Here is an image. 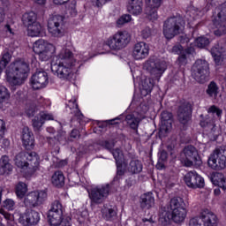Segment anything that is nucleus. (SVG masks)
Listing matches in <instances>:
<instances>
[{
  "label": "nucleus",
  "instance_id": "nucleus-1",
  "mask_svg": "<svg viewBox=\"0 0 226 226\" xmlns=\"http://www.w3.org/2000/svg\"><path fill=\"white\" fill-rule=\"evenodd\" d=\"M75 66L77 60L73 57V52L65 49L59 53L56 62L51 63V72L61 80H70L73 77Z\"/></svg>",
  "mask_w": 226,
  "mask_h": 226
},
{
  "label": "nucleus",
  "instance_id": "nucleus-2",
  "mask_svg": "<svg viewBox=\"0 0 226 226\" xmlns=\"http://www.w3.org/2000/svg\"><path fill=\"white\" fill-rule=\"evenodd\" d=\"M29 73V64L19 59L11 63L6 70L7 81L11 86H22Z\"/></svg>",
  "mask_w": 226,
  "mask_h": 226
},
{
  "label": "nucleus",
  "instance_id": "nucleus-3",
  "mask_svg": "<svg viewBox=\"0 0 226 226\" xmlns=\"http://www.w3.org/2000/svg\"><path fill=\"white\" fill-rule=\"evenodd\" d=\"M14 162L19 169L26 170V177H32L40 170V161L35 152H20L15 156Z\"/></svg>",
  "mask_w": 226,
  "mask_h": 226
},
{
  "label": "nucleus",
  "instance_id": "nucleus-4",
  "mask_svg": "<svg viewBox=\"0 0 226 226\" xmlns=\"http://www.w3.org/2000/svg\"><path fill=\"white\" fill-rule=\"evenodd\" d=\"M185 20L181 17L169 18L163 23V35L167 40H172L185 31Z\"/></svg>",
  "mask_w": 226,
  "mask_h": 226
},
{
  "label": "nucleus",
  "instance_id": "nucleus-5",
  "mask_svg": "<svg viewBox=\"0 0 226 226\" xmlns=\"http://www.w3.org/2000/svg\"><path fill=\"white\" fill-rule=\"evenodd\" d=\"M170 209L172 212V220L175 223H183L186 218V203L181 197H174L170 200Z\"/></svg>",
  "mask_w": 226,
  "mask_h": 226
},
{
  "label": "nucleus",
  "instance_id": "nucleus-6",
  "mask_svg": "<svg viewBox=\"0 0 226 226\" xmlns=\"http://www.w3.org/2000/svg\"><path fill=\"white\" fill-rule=\"evenodd\" d=\"M192 75L198 84H206L211 75L209 63L202 59L196 60L192 65Z\"/></svg>",
  "mask_w": 226,
  "mask_h": 226
},
{
  "label": "nucleus",
  "instance_id": "nucleus-7",
  "mask_svg": "<svg viewBox=\"0 0 226 226\" xmlns=\"http://www.w3.org/2000/svg\"><path fill=\"white\" fill-rule=\"evenodd\" d=\"M132 41V35L126 31H118L107 41V45L111 50H123Z\"/></svg>",
  "mask_w": 226,
  "mask_h": 226
},
{
  "label": "nucleus",
  "instance_id": "nucleus-8",
  "mask_svg": "<svg viewBox=\"0 0 226 226\" xmlns=\"http://www.w3.org/2000/svg\"><path fill=\"white\" fill-rule=\"evenodd\" d=\"M110 193V185L109 184L105 185L96 186L90 189L88 192V197L92 206H98L103 204L109 194Z\"/></svg>",
  "mask_w": 226,
  "mask_h": 226
},
{
  "label": "nucleus",
  "instance_id": "nucleus-9",
  "mask_svg": "<svg viewBox=\"0 0 226 226\" xmlns=\"http://www.w3.org/2000/svg\"><path fill=\"white\" fill-rule=\"evenodd\" d=\"M64 17L61 15H50L48 19V31L54 38L64 36Z\"/></svg>",
  "mask_w": 226,
  "mask_h": 226
},
{
  "label": "nucleus",
  "instance_id": "nucleus-10",
  "mask_svg": "<svg viewBox=\"0 0 226 226\" xmlns=\"http://www.w3.org/2000/svg\"><path fill=\"white\" fill-rule=\"evenodd\" d=\"M208 167L214 170H223L226 169V149L216 148L210 154L208 161Z\"/></svg>",
  "mask_w": 226,
  "mask_h": 226
},
{
  "label": "nucleus",
  "instance_id": "nucleus-11",
  "mask_svg": "<svg viewBox=\"0 0 226 226\" xmlns=\"http://www.w3.org/2000/svg\"><path fill=\"white\" fill-rule=\"evenodd\" d=\"M64 213V207H63V203H61V200H56L51 202L50 209L48 212V219L50 225H61L63 222Z\"/></svg>",
  "mask_w": 226,
  "mask_h": 226
},
{
  "label": "nucleus",
  "instance_id": "nucleus-12",
  "mask_svg": "<svg viewBox=\"0 0 226 226\" xmlns=\"http://www.w3.org/2000/svg\"><path fill=\"white\" fill-rule=\"evenodd\" d=\"M182 156L183 162L185 167H193V165L202 164V161L199 155V151L192 145H188L184 147Z\"/></svg>",
  "mask_w": 226,
  "mask_h": 226
},
{
  "label": "nucleus",
  "instance_id": "nucleus-13",
  "mask_svg": "<svg viewBox=\"0 0 226 226\" xmlns=\"http://www.w3.org/2000/svg\"><path fill=\"white\" fill-rule=\"evenodd\" d=\"M147 72H149L152 79L160 81L162 75L165 73L167 70V63L163 60H148L146 64Z\"/></svg>",
  "mask_w": 226,
  "mask_h": 226
},
{
  "label": "nucleus",
  "instance_id": "nucleus-14",
  "mask_svg": "<svg viewBox=\"0 0 226 226\" xmlns=\"http://www.w3.org/2000/svg\"><path fill=\"white\" fill-rule=\"evenodd\" d=\"M48 194L45 191H34L24 198L26 207H38L47 200Z\"/></svg>",
  "mask_w": 226,
  "mask_h": 226
},
{
  "label": "nucleus",
  "instance_id": "nucleus-15",
  "mask_svg": "<svg viewBox=\"0 0 226 226\" xmlns=\"http://www.w3.org/2000/svg\"><path fill=\"white\" fill-rule=\"evenodd\" d=\"M215 36H225L226 34V5L221 8L217 17L214 19Z\"/></svg>",
  "mask_w": 226,
  "mask_h": 226
},
{
  "label": "nucleus",
  "instance_id": "nucleus-16",
  "mask_svg": "<svg viewBox=\"0 0 226 226\" xmlns=\"http://www.w3.org/2000/svg\"><path fill=\"white\" fill-rule=\"evenodd\" d=\"M184 181L188 188H192L193 190H197V188H204L206 185L204 177L199 175L195 170L189 171L184 177Z\"/></svg>",
  "mask_w": 226,
  "mask_h": 226
},
{
  "label": "nucleus",
  "instance_id": "nucleus-17",
  "mask_svg": "<svg viewBox=\"0 0 226 226\" xmlns=\"http://www.w3.org/2000/svg\"><path fill=\"white\" fill-rule=\"evenodd\" d=\"M33 89H43L49 84V74L45 71L35 72L31 78Z\"/></svg>",
  "mask_w": 226,
  "mask_h": 226
},
{
  "label": "nucleus",
  "instance_id": "nucleus-18",
  "mask_svg": "<svg viewBox=\"0 0 226 226\" xmlns=\"http://www.w3.org/2000/svg\"><path fill=\"white\" fill-rule=\"evenodd\" d=\"M193 110L192 109V104L190 102H184L181 106H179L177 110V117L179 123L186 126L188 123L192 121V113Z\"/></svg>",
  "mask_w": 226,
  "mask_h": 226
},
{
  "label": "nucleus",
  "instance_id": "nucleus-19",
  "mask_svg": "<svg viewBox=\"0 0 226 226\" xmlns=\"http://www.w3.org/2000/svg\"><path fill=\"white\" fill-rule=\"evenodd\" d=\"M19 223L25 226L37 225L40 222V214L34 210H27L19 216Z\"/></svg>",
  "mask_w": 226,
  "mask_h": 226
},
{
  "label": "nucleus",
  "instance_id": "nucleus-20",
  "mask_svg": "<svg viewBox=\"0 0 226 226\" xmlns=\"http://www.w3.org/2000/svg\"><path fill=\"white\" fill-rule=\"evenodd\" d=\"M149 56V45L144 41L138 42L134 45L132 50V57L139 61L146 59Z\"/></svg>",
  "mask_w": 226,
  "mask_h": 226
},
{
  "label": "nucleus",
  "instance_id": "nucleus-21",
  "mask_svg": "<svg viewBox=\"0 0 226 226\" xmlns=\"http://www.w3.org/2000/svg\"><path fill=\"white\" fill-rule=\"evenodd\" d=\"M164 0H148L146 13L150 20L158 19V8L163 4Z\"/></svg>",
  "mask_w": 226,
  "mask_h": 226
},
{
  "label": "nucleus",
  "instance_id": "nucleus-22",
  "mask_svg": "<svg viewBox=\"0 0 226 226\" xmlns=\"http://www.w3.org/2000/svg\"><path fill=\"white\" fill-rule=\"evenodd\" d=\"M66 111L72 115V121L73 119H82L84 115L79 109V104L77 103V98L72 97L65 103Z\"/></svg>",
  "mask_w": 226,
  "mask_h": 226
},
{
  "label": "nucleus",
  "instance_id": "nucleus-23",
  "mask_svg": "<svg viewBox=\"0 0 226 226\" xmlns=\"http://www.w3.org/2000/svg\"><path fill=\"white\" fill-rule=\"evenodd\" d=\"M200 218L205 226H218L220 222L216 214L209 209H204L200 214Z\"/></svg>",
  "mask_w": 226,
  "mask_h": 226
},
{
  "label": "nucleus",
  "instance_id": "nucleus-24",
  "mask_svg": "<svg viewBox=\"0 0 226 226\" xmlns=\"http://www.w3.org/2000/svg\"><path fill=\"white\" fill-rule=\"evenodd\" d=\"M200 124L202 128H205L206 134L210 140L215 141L216 139H218L219 132L215 123L212 121H201Z\"/></svg>",
  "mask_w": 226,
  "mask_h": 226
},
{
  "label": "nucleus",
  "instance_id": "nucleus-25",
  "mask_svg": "<svg viewBox=\"0 0 226 226\" xmlns=\"http://www.w3.org/2000/svg\"><path fill=\"white\" fill-rule=\"evenodd\" d=\"M21 139L26 149H33L34 147V135H33V132L29 130V127L26 126L22 129Z\"/></svg>",
  "mask_w": 226,
  "mask_h": 226
},
{
  "label": "nucleus",
  "instance_id": "nucleus-26",
  "mask_svg": "<svg viewBox=\"0 0 226 226\" xmlns=\"http://www.w3.org/2000/svg\"><path fill=\"white\" fill-rule=\"evenodd\" d=\"M144 3L142 0H129L127 4V11L132 15H140L142 13V7Z\"/></svg>",
  "mask_w": 226,
  "mask_h": 226
},
{
  "label": "nucleus",
  "instance_id": "nucleus-27",
  "mask_svg": "<svg viewBox=\"0 0 226 226\" xmlns=\"http://www.w3.org/2000/svg\"><path fill=\"white\" fill-rule=\"evenodd\" d=\"M170 205H165L161 207L159 210V222L162 225H166L170 222V218H172V211L170 212Z\"/></svg>",
  "mask_w": 226,
  "mask_h": 226
},
{
  "label": "nucleus",
  "instance_id": "nucleus-28",
  "mask_svg": "<svg viewBox=\"0 0 226 226\" xmlns=\"http://www.w3.org/2000/svg\"><path fill=\"white\" fill-rule=\"evenodd\" d=\"M140 207L142 209H151L154 206V196L152 192H147L140 196Z\"/></svg>",
  "mask_w": 226,
  "mask_h": 226
},
{
  "label": "nucleus",
  "instance_id": "nucleus-29",
  "mask_svg": "<svg viewBox=\"0 0 226 226\" xmlns=\"http://www.w3.org/2000/svg\"><path fill=\"white\" fill-rule=\"evenodd\" d=\"M47 49H54V45L49 43L43 39H40L34 43L33 50L35 54H41Z\"/></svg>",
  "mask_w": 226,
  "mask_h": 226
},
{
  "label": "nucleus",
  "instance_id": "nucleus-30",
  "mask_svg": "<svg viewBox=\"0 0 226 226\" xmlns=\"http://www.w3.org/2000/svg\"><path fill=\"white\" fill-rule=\"evenodd\" d=\"M51 183L56 188H63L64 186V174L63 171H55L51 177Z\"/></svg>",
  "mask_w": 226,
  "mask_h": 226
},
{
  "label": "nucleus",
  "instance_id": "nucleus-31",
  "mask_svg": "<svg viewBox=\"0 0 226 226\" xmlns=\"http://www.w3.org/2000/svg\"><path fill=\"white\" fill-rule=\"evenodd\" d=\"M12 169L10 158L7 155H3L0 159V176L6 174V172H11Z\"/></svg>",
  "mask_w": 226,
  "mask_h": 226
},
{
  "label": "nucleus",
  "instance_id": "nucleus-32",
  "mask_svg": "<svg viewBox=\"0 0 226 226\" xmlns=\"http://www.w3.org/2000/svg\"><path fill=\"white\" fill-rule=\"evenodd\" d=\"M206 93L209 98H218V94H220V87L215 81H211L207 87Z\"/></svg>",
  "mask_w": 226,
  "mask_h": 226
},
{
  "label": "nucleus",
  "instance_id": "nucleus-33",
  "mask_svg": "<svg viewBox=\"0 0 226 226\" xmlns=\"http://www.w3.org/2000/svg\"><path fill=\"white\" fill-rule=\"evenodd\" d=\"M172 113L170 111H162L161 114V119H162V126H166V128H163L165 132L169 131V128H171L172 126Z\"/></svg>",
  "mask_w": 226,
  "mask_h": 226
},
{
  "label": "nucleus",
  "instance_id": "nucleus-34",
  "mask_svg": "<svg viewBox=\"0 0 226 226\" xmlns=\"http://www.w3.org/2000/svg\"><path fill=\"white\" fill-rule=\"evenodd\" d=\"M142 162L137 160V159H132L128 166V172L131 174H140L142 172Z\"/></svg>",
  "mask_w": 226,
  "mask_h": 226
},
{
  "label": "nucleus",
  "instance_id": "nucleus-35",
  "mask_svg": "<svg viewBox=\"0 0 226 226\" xmlns=\"http://www.w3.org/2000/svg\"><path fill=\"white\" fill-rule=\"evenodd\" d=\"M26 27H27V34H28V36H31L32 38L40 36V34H41V29H42L41 25L38 21H36L35 23H34Z\"/></svg>",
  "mask_w": 226,
  "mask_h": 226
},
{
  "label": "nucleus",
  "instance_id": "nucleus-36",
  "mask_svg": "<svg viewBox=\"0 0 226 226\" xmlns=\"http://www.w3.org/2000/svg\"><path fill=\"white\" fill-rule=\"evenodd\" d=\"M125 122L132 130L139 132V124H140V118L135 117V115L129 114L125 117Z\"/></svg>",
  "mask_w": 226,
  "mask_h": 226
},
{
  "label": "nucleus",
  "instance_id": "nucleus-37",
  "mask_svg": "<svg viewBox=\"0 0 226 226\" xmlns=\"http://www.w3.org/2000/svg\"><path fill=\"white\" fill-rule=\"evenodd\" d=\"M102 218H104V220H106L107 222H112L116 220L117 216V212H116L114 208H109L105 206L102 208Z\"/></svg>",
  "mask_w": 226,
  "mask_h": 226
},
{
  "label": "nucleus",
  "instance_id": "nucleus-38",
  "mask_svg": "<svg viewBox=\"0 0 226 226\" xmlns=\"http://www.w3.org/2000/svg\"><path fill=\"white\" fill-rule=\"evenodd\" d=\"M211 181L213 185L215 186H219V188H222V190H226V177L222 173H217L211 177Z\"/></svg>",
  "mask_w": 226,
  "mask_h": 226
},
{
  "label": "nucleus",
  "instance_id": "nucleus-39",
  "mask_svg": "<svg viewBox=\"0 0 226 226\" xmlns=\"http://www.w3.org/2000/svg\"><path fill=\"white\" fill-rule=\"evenodd\" d=\"M153 87H154V79L147 78L143 81L141 94L144 96H147L150 94L151 91H153Z\"/></svg>",
  "mask_w": 226,
  "mask_h": 226
},
{
  "label": "nucleus",
  "instance_id": "nucleus-40",
  "mask_svg": "<svg viewBox=\"0 0 226 226\" xmlns=\"http://www.w3.org/2000/svg\"><path fill=\"white\" fill-rule=\"evenodd\" d=\"M15 193L18 199H24L27 193V185L24 182H19L15 186Z\"/></svg>",
  "mask_w": 226,
  "mask_h": 226
},
{
  "label": "nucleus",
  "instance_id": "nucleus-41",
  "mask_svg": "<svg viewBox=\"0 0 226 226\" xmlns=\"http://www.w3.org/2000/svg\"><path fill=\"white\" fill-rule=\"evenodd\" d=\"M36 22V14L34 12L25 13L22 17V23L25 27H29V26H32Z\"/></svg>",
  "mask_w": 226,
  "mask_h": 226
},
{
  "label": "nucleus",
  "instance_id": "nucleus-42",
  "mask_svg": "<svg viewBox=\"0 0 226 226\" xmlns=\"http://www.w3.org/2000/svg\"><path fill=\"white\" fill-rule=\"evenodd\" d=\"M190 54H192V49H185L184 52L178 56L177 64H178V66H186V64H188V57L190 56Z\"/></svg>",
  "mask_w": 226,
  "mask_h": 226
},
{
  "label": "nucleus",
  "instance_id": "nucleus-43",
  "mask_svg": "<svg viewBox=\"0 0 226 226\" xmlns=\"http://www.w3.org/2000/svg\"><path fill=\"white\" fill-rule=\"evenodd\" d=\"M10 61H11V55L10 54V51L8 50L4 51L0 60V73H2L4 68H6Z\"/></svg>",
  "mask_w": 226,
  "mask_h": 226
},
{
  "label": "nucleus",
  "instance_id": "nucleus-44",
  "mask_svg": "<svg viewBox=\"0 0 226 226\" xmlns=\"http://www.w3.org/2000/svg\"><path fill=\"white\" fill-rule=\"evenodd\" d=\"M54 52V46L53 48H47L46 49L41 51V53L37 54L41 61H49L50 57H52V53Z\"/></svg>",
  "mask_w": 226,
  "mask_h": 226
},
{
  "label": "nucleus",
  "instance_id": "nucleus-45",
  "mask_svg": "<svg viewBox=\"0 0 226 226\" xmlns=\"http://www.w3.org/2000/svg\"><path fill=\"white\" fill-rule=\"evenodd\" d=\"M111 154H113L116 163H123V160H124V155L123 154V151L119 148H116L111 150Z\"/></svg>",
  "mask_w": 226,
  "mask_h": 226
},
{
  "label": "nucleus",
  "instance_id": "nucleus-46",
  "mask_svg": "<svg viewBox=\"0 0 226 226\" xmlns=\"http://www.w3.org/2000/svg\"><path fill=\"white\" fill-rule=\"evenodd\" d=\"M10 98V92L4 86H0V103L6 102Z\"/></svg>",
  "mask_w": 226,
  "mask_h": 226
},
{
  "label": "nucleus",
  "instance_id": "nucleus-47",
  "mask_svg": "<svg viewBox=\"0 0 226 226\" xmlns=\"http://www.w3.org/2000/svg\"><path fill=\"white\" fill-rule=\"evenodd\" d=\"M43 124H45V123L43 122V120H41V117H39V116L34 117V118L32 120V126L34 132H39Z\"/></svg>",
  "mask_w": 226,
  "mask_h": 226
},
{
  "label": "nucleus",
  "instance_id": "nucleus-48",
  "mask_svg": "<svg viewBox=\"0 0 226 226\" xmlns=\"http://www.w3.org/2000/svg\"><path fill=\"white\" fill-rule=\"evenodd\" d=\"M195 45L198 46L199 49H204V47L209 45V39L207 37H198L195 41Z\"/></svg>",
  "mask_w": 226,
  "mask_h": 226
},
{
  "label": "nucleus",
  "instance_id": "nucleus-49",
  "mask_svg": "<svg viewBox=\"0 0 226 226\" xmlns=\"http://www.w3.org/2000/svg\"><path fill=\"white\" fill-rule=\"evenodd\" d=\"M131 21H132V15L124 14L117 20V24L118 27H121V26H124V24H128V22H131Z\"/></svg>",
  "mask_w": 226,
  "mask_h": 226
},
{
  "label": "nucleus",
  "instance_id": "nucleus-50",
  "mask_svg": "<svg viewBox=\"0 0 226 226\" xmlns=\"http://www.w3.org/2000/svg\"><path fill=\"white\" fill-rule=\"evenodd\" d=\"M38 116L42 123H45V121L54 120V116H52L50 113H48L47 111H41Z\"/></svg>",
  "mask_w": 226,
  "mask_h": 226
},
{
  "label": "nucleus",
  "instance_id": "nucleus-51",
  "mask_svg": "<svg viewBox=\"0 0 226 226\" xmlns=\"http://www.w3.org/2000/svg\"><path fill=\"white\" fill-rule=\"evenodd\" d=\"M3 207L8 209V211H13L15 209V201L11 199H7L3 202Z\"/></svg>",
  "mask_w": 226,
  "mask_h": 226
},
{
  "label": "nucleus",
  "instance_id": "nucleus-52",
  "mask_svg": "<svg viewBox=\"0 0 226 226\" xmlns=\"http://www.w3.org/2000/svg\"><path fill=\"white\" fill-rule=\"evenodd\" d=\"M208 114H216L217 117H222V114H223V110L220 108L216 107L215 105H212L207 109Z\"/></svg>",
  "mask_w": 226,
  "mask_h": 226
},
{
  "label": "nucleus",
  "instance_id": "nucleus-53",
  "mask_svg": "<svg viewBox=\"0 0 226 226\" xmlns=\"http://www.w3.org/2000/svg\"><path fill=\"white\" fill-rule=\"evenodd\" d=\"M153 34V31L149 26H146L141 30V37L143 40H147V38H151V35Z\"/></svg>",
  "mask_w": 226,
  "mask_h": 226
},
{
  "label": "nucleus",
  "instance_id": "nucleus-54",
  "mask_svg": "<svg viewBox=\"0 0 226 226\" xmlns=\"http://www.w3.org/2000/svg\"><path fill=\"white\" fill-rule=\"evenodd\" d=\"M212 56L215 64L220 65L222 63H223V56H222L221 53H215L212 51Z\"/></svg>",
  "mask_w": 226,
  "mask_h": 226
},
{
  "label": "nucleus",
  "instance_id": "nucleus-55",
  "mask_svg": "<svg viewBox=\"0 0 226 226\" xmlns=\"http://www.w3.org/2000/svg\"><path fill=\"white\" fill-rule=\"evenodd\" d=\"M125 170L123 169V162L117 163V177L114 178L115 181L117 179V177L123 176L124 174Z\"/></svg>",
  "mask_w": 226,
  "mask_h": 226
},
{
  "label": "nucleus",
  "instance_id": "nucleus-56",
  "mask_svg": "<svg viewBox=\"0 0 226 226\" xmlns=\"http://www.w3.org/2000/svg\"><path fill=\"white\" fill-rule=\"evenodd\" d=\"M189 226H202V222L199 217H192L189 221Z\"/></svg>",
  "mask_w": 226,
  "mask_h": 226
},
{
  "label": "nucleus",
  "instance_id": "nucleus-57",
  "mask_svg": "<svg viewBox=\"0 0 226 226\" xmlns=\"http://www.w3.org/2000/svg\"><path fill=\"white\" fill-rule=\"evenodd\" d=\"M171 50L173 54H177L178 56H181L185 52V49H183V46L181 45L173 46Z\"/></svg>",
  "mask_w": 226,
  "mask_h": 226
},
{
  "label": "nucleus",
  "instance_id": "nucleus-58",
  "mask_svg": "<svg viewBox=\"0 0 226 226\" xmlns=\"http://www.w3.org/2000/svg\"><path fill=\"white\" fill-rule=\"evenodd\" d=\"M102 147H105V149H108V151H110V153H111L114 148V143H112L110 141H107V140L102 141Z\"/></svg>",
  "mask_w": 226,
  "mask_h": 226
},
{
  "label": "nucleus",
  "instance_id": "nucleus-59",
  "mask_svg": "<svg viewBox=\"0 0 226 226\" xmlns=\"http://www.w3.org/2000/svg\"><path fill=\"white\" fill-rule=\"evenodd\" d=\"M6 131V124L0 119V139L4 137V132Z\"/></svg>",
  "mask_w": 226,
  "mask_h": 226
},
{
  "label": "nucleus",
  "instance_id": "nucleus-60",
  "mask_svg": "<svg viewBox=\"0 0 226 226\" xmlns=\"http://www.w3.org/2000/svg\"><path fill=\"white\" fill-rule=\"evenodd\" d=\"M26 114H27L28 117H33V116H34V114H36V107L34 105H31L30 109H26Z\"/></svg>",
  "mask_w": 226,
  "mask_h": 226
},
{
  "label": "nucleus",
  "instance_id": "nucleus-61",
  "mask_svg": "<svg viewBox=\"0 0 226 226\" xmlns=\"http://www.w3.org/2000/svg\"><path fill=\"white\" fill-rule=\"evenodd\" d=\"M109 1L110 0H93V3L94 6H97V8H102V6H103V4L106 3H109Z\"/></svg>",
  "mask_w": 226,
  "mask_h": 226
},
{
  "label": "nucleus",
  "instance_id": "nucleus-62",
  "mask_svg": "<svg viewBox=\"0 0 226 226\" xmlns=\"http://www.w3.org/2000/svg\"><path fill=\"white\" fill-rule=\"evenodd\" d=\"M0 215H3L4 218L5 220H11L12 216L10 215V213L4 211V209H0Z\"/></svg>",
  "mask_w": 226,
  "mask_h": 226
},
{
  "label": "nucleus",
  "instance_id": "nucleus-63",
  "mask_svg": "<svg viewBox=\"0 0 226 226\" xmlns=\"http://www.w3.org/2000/svg\"><path fill=\"white\" fill-rule=\"evenodd\" d=\"M167 149H168V151H170V154H172V151H174V149H176V141H171V143H170L167 146Z\"/></svg>",
  "mask_w": 226,
  "mask_h": 226
},
{
  "label": "nucleus",
  "instance_id": "nucleus-64",
  "mask_svg": "<svg viewBox=\"0 0 226 226\" xmlns=\"http://www.w3.org/2000/svg\"><path fill=\"white\" fill-rule=\"evenodd\" d=\"M77 137H80V132H79V130L74 129L71 132V138L72 139H77Z\"/></svg>",
  "mask_w": 226,
  "mask_h": 226
}]
</instances>
